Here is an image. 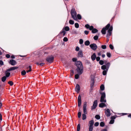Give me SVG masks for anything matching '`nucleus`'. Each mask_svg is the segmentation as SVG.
<instances>
[{"instance_id":"11","label":"nucleus","mask_w":131,"mask_h":131,"mask_svg":"<svg viewBox=\"0 0 131 131\" xmlns=\"http://www.w3.org/2000/svg\"><path fill=\"white\" fill-rule=\"evenodd\" d=\"M9 63L12 66H14L16 64V61L13 59L10 60Z\"/></svg>"},{"instance_id":"64","label":"nucleus","mask_w":131,"mask_h":131,"mask_svg":"<svg viewBox=\"0 0 131 131\" xmlns=\"http://www.w3.org/2000/svg\"><path fill=\"white\" fill-rule=\"evenodd\" d=\"M101 131H107V130L106 129H103Z\"/></svg>"},{"instance_id":"12","label":"nucleus","mask_w":131,"mask_h":131,"mask_svg":"<svg viewBox=\"0 0 131 131\" xmlns=\"http://www.w3.org/2000/svg\"><path fill=\"white\" fill-rule=\"evenodd\" d=\"M18 68V67H11L9 69L7 70L6 71H10L16 70Z\"/></svg>"},{"instance_id":"36","label":"nucleus","mask_w":131,"mask_h":131,"mask_svg":"<svg viewBox=\"0 0 131 131\" xmlns=\"http://www.w3.org/2000/svg\"><path fill=\"white\" fill-rule=\"evenodd\" d=\"M77 18L79 19L80 20L81 19V16L80 15L78 14L77 15Z\"/></svg>"},{"instance_id":"59","label":"nucleus","mask_w":131,"mask_h":131,"mask_svg":"<svg viewBox=\"0 0 131 131\" xmlns=\"http://www.w3.org/2000/svg\"><path fill=\"white\" fill-rule=\"evenodd\" d=\"M75 50L76 51H79V47L78 46L77 47L75 48Z\"/></svg>"},{"instance_id":"10","label":"nucleus","mask_w":131,"mask_h":131,"mask_svg":"<svg viewBox=\"0 0 131 131\" xmlns=\"http://www.w3.org/2000/svg\"><path fill=\"white\" fill-rule=\"evenodd\" d=\"M78 105L79 107H80L81 105V97L80 95H79L78 96Z\"/></svg>"},{"instance_id":"62","label":"nucleus","mask_w":131,"mask_h":131,"mask_svg":"<svg viewBox=\"0 0 131 131\" xmlns=\"http://www.w3.org/2000/svg\"><path fill=\"white\" fill-rule=\"evenodd\" d=\"M44 64V63H40V64H39V65L40 66H43Z\"/></svg>"},{"instance_id":"51","label":"nucleus","mask_w":131,"mask_h":131,"mask_svg":"<svg viewBox=\"0 0 131 131\" xmlns=\"http://www.w3.org/2000/svg\"><path fill=\"white\" fill-rule=\"evenodd\" d=\"M109 47H110V48L112 50H113V48H114L113 46L112 45H111V44L110 45H109Z\"/></svg>"},{"instance_id":"16","label":"nucleus","mask_w":131,"mask_h":131,"mask_svg":"<svg viewBox=\"0 0 131 131\" xmlns=\"http://www.w3.org/2000/svg\"><path fill=\"white\" fill-rule=\"evenodd\" d=\"M78 57H83V53L82 50H80L79 51L78 53Z\"/></svg>"},{"instance_id":"18","label":"nucleus","mask_w":131,"mask_h":131,"mask_svg":"<svg viewBox=\"0 0 131 131\" xmlns=\"http://www.w3.org/2000/svg\"><path fill=\"white\" fill-rule=\"evenodd\" d=\"M94 78L91 79V81L90 82V86L91 88H92L94 85Z\"/></svg>"},{"instance_id":"35","label":"nucleus","mask_w":131,"mask_h":131,"mask_svg":"<svg viewBox=\"0 0 131 131\" xmlns=\"http://www.w3.org/2000/svg\"><path fill=\"white\" fill-rule=\"evenodd\" d=\"M95 117L96 119H99L100 118V116L98 115H95Z\"/></svg>"},{"instance_id":"8","label":"nucleus","mask_w":131,"mask_h":131,"mask_svg":"<svg viewBox=\"0 0 131 131\" xmlns=\"http://www.w3.org/2000/svg\"><path fill=\"white\" fill-rule=\"evenodd\" d=\"M105 113L106 116L107 117L110 116L111 115V113L110 110L109 109H107L106 110L105 109Z\"/></svg>"},{"instance_id":"24","label":"nucleus","mask_w":131,"mask_h":131,"mask_svg":"<svg viewBox=\"0 0 131 131\" xmlns=\"http://www.w3.org/2000/svg\"><path fill=\"white\" fill-rule=\"evenodd\" d=\"M5 72V75L6 77H8L10 75V73L8 72V71H6Z\"/></svg>"},{"instance_id":"4","label":"nucleus","mask_w":131,"mask_h":131,"mask_svg":"<svg viewBox=\"0 0 131 131\" xmlns=\"http://www.w3.org/2000/svg\"><path fill=\"white\" fill-rule=\"evenodd\" d=\"M94 121L93 120H91L89 122V124L90 125L89 126V131H92L93 130V127L94 124Z\"/></svg>"},{"instance_id":"49","label":"nucleus","mask_w":131,"mask_h":131,"mask_svg":"<svg viewBox=\"0 0 131 131\" xmlns=\"http://www.w3.org/2000/svg\"><path fill=\"white\" fill-rule=\"evenodd\" d=\"M113 30V27L112 26H111L110 27L109 29L108 30V31H112Z\"/></svg>"},{"instance_id":"50","label":"nucleus","mask_w":131,"mask_h":131,"mask_svg":"<svg viewBox=\"0 0 131 131\" xmlns=\"http://www.w3.org/2000/svg\"><path fill=\"white\" fill-rule=\"evenodd\" d=\"M68 40V39L66 37H64L63 39V41H64L67 42Z\"/></svg>"},{"instance_id":"43","label":"nucleus","mask_w":131,"mask_h":131,"mask_svg":"<svg viewBox=\"0 0 131 131\" xmlns=\"http://www.w3.org/2000/svg\"><path fill=\"white\" fill-rule=\"evenodd\" d=\"M8 83L11 86H12L13 84V83L11 81H9Z\"/></svg>"},{"instance_id":"5","label":"nucleus","mask_w":131,"mask_h":131,"mask_svg":"<svg viewBox=\"0 0 131 131\" xmlns=\"http://www.w3.org/2000/svg\"><path fill=\"white\" fill-rule=\"evenodd\" d=\"M54 59V57L51 56L48 57L46 59V60L49 62L51 63L53 61Z\"/></svg>"},{"instance_id":"25","label":"nucleus","mask_w":131,"mask_h":131,"mask_svg":"<svg viewBox=\"0 0 131 131\" xmlns=\"http://www.w3.org/2000/svg\"><path fill=\"white\" fill-rule=\"evenodd\" d=\"M106 67V68H107V70L108 71V70L109 68V67L110 66V63L109 62L107 63L106 65H105Z\"/></svg>"},{"instance_id":"55","label":"nucleus","mask_w":131,"mask_h":131,"mask_svg":"<svg viewBox=\"0 0 131 131\" xmlns=\"http://www.w3.org/2000/svg\"><path fill=\"white\" fill-rule=\"evenodd\" d=\"M70 71H71V73H70L71 75L72 76L73 75V74L74 73L73 71V70H71Z\"/></svg>"},{"instance_id":"13","label":"nucleus","mask_w":131,"mask_h":131,"mask_svg":"<svg viewBox=\"0 0 131 131\" xmlns=\"http://www.w3.org/2000/svg\"><path fill=\"white\" fill-rule=\"evenodd\" d=\"M116 118V117L114 116H112L111 117V120H110L109 123L110 124H113L114 122V119Z\"/></svg>"},{"instance_id":"47","label":"nucleus","mask_w":131,"mask_h":131,"mask_svg":"<svg viewBox=\"0 0 131 131\" xmlns=\"http://www.w3.org/2000/svg\"><path fill=\"white\" fill-rule=\"evenodd\" d=\"M107 56L109 58L111 57V54L109 52H107L106 53Z\"/></svg>"},{"instance_id":"34","label":"nucleus","mask_w":131,"mask_h":131,"mask_svg":"<svg viewBox=\"0 0 131 131\" xmlns=\"http://www.w3.org/2000/svg\"><path fill=\"white\" fill-rule=\"evenodd\" d=\"M81 74H79V73H78V74H75V79H78L79 75H80Z\"/></svg>"},{"instance_id":"2","label":"nucleus","mask_w":131,"mask_h":131,"mask_svg":"<svg viewBox=\"0 0 131 131\" xmlns=\"http://www.w3.org/2000/svg\"><path fill=\"white\" fill-rule=\"evenodd\" d=\"M71 14L72 17L74 20H77V13L74 9H72L71 10Z\"/></svg>"},{"instance_id":"57","label":"nucleus","mask_w":131,"mask_h":131,"mask_svg":"<svg viewBox=\"0 0 131 131\" xmlns=\"http://www.w3.org/2000/svg\"><path fill=\"white\" fill-rule=\"evenodd\" d=\"M96 58L97 61H99L100 59V58L99 57H97Z\"/></svg>"},{"instance_id":"48","label":"nucleus","mask_w":131,"mask_h":131,"mask_svg":"<svg viewBox=\"0 0 131 131\" xmlns=\"http://www.w3.org/2000/svg\"><path fill=\"white\" fill-rule=\"evenodd\" d=\"M79 43L80 44H83V40L82 39H80V40H79Z\"/></svg>"},{"instance_id":"14","label":"nucleus","mask_w":131,"mask_h":131,"mask_svg":"<svg viewBox=\"0 0 131 131\" xmlns=\"http://www.w3.org/2000/svg\"><path fill=\"white\" fill-rule=\"evenodd\" d=\"M66 33V32L63 29L62 31L60 32L59 35L63 37L65 35Z\"/></svg>"},{"instance_id":"45","label":"nucleus","mask_w":131,"mask_h":131,"mask_svg":"<svg viewBox=\"0 0 131 131\" xmlns=\"http://www.w3.org/2000/svg\"><path fill=\"white\" fill-rule=\"evenodd\" d=\"M101 48L103 49H105L106 48V46L105 45H103L101 46Z\"/></svg>"},{"instance_id":"63","label":"nucleus","mask_w":131,"mask_h":131,"mask_svg":"<svg viewBox=\"0 0 131 131\" xmlns=\"http://www.w3.org/2000/svg\"><path fill=\"white\" fill-rule=\"evenodd\" d=\"M11 57L12 59H14L15 58V56L14 55H12L11 56Z\"/></svg>"},{"instance_id":"31","label":"nucleus","mask_w":131,"mask_h":131,"mask_svg":"<svg viewBox=\"0 0 131 131\" xmlns=\"http://www.w3.org/2000/svg\"><path fill=\"white\" fill-rule=\"evenodd\" d=\"M106 67V66L105 65H103L102 66L101 69L104 70L105 69L107 70V68Z\"/></svg>"},{"instance_id":"39","label":"nucleus","mask_w":131,"mask_h":131,"mask_svg":"<svg viewBox=\"0 0 131 131\" xmlns=\"http://www.w3.org/2000/svg\"><path fill=\"white\" fill-rule=\"evenodd\" d=\"M64 30L66 31H68L70 30V28L69 27L66 26L64 28Z\"/></svg>"},{"instance_id":"9","label":"nucleus","mask_w":131,"mask_h":131,"mask_svg":"<svg viewBox=\"0 0 131 131\" xmlns=\"http://www.w3.org/2000/svg\"><path fill=\"white\" fill-rule=\"evenodd\" d=\"M97 100H95L94 101V102L93 105L92 107V110H93L95 109L97 106Z\"/></svg>"},{"instance_id":"23","label":"nucleus","mask_w":131,"mask_h":131,"mask_svg":"<svg viewBox=\"0 0 131 131\" xmlns=\"http://www.w3.org/2000/svg\"><path fill=\"white\" fill-rule=\"evenodd\" d=\"M27 70L26 71L27 73L29 72H30L31 71V66H29L28 67H27Z\"/></svg>"},{"instance_id":"54","label":"nucleus","mask_w":131,"mask_h":131,"mask_svg":"<svg viewBox=\"0 0 131 131\" xmlns=\"http://www.w3.org/2000/svg\"><path fill=\"white\" fill-rule=\"evenodd\" d=\"M77 60V59L76 58H73L72 59V60L73 62H76Z\"/></svg>"},{"instance_id":"42","label":"nucleus","mask_w":131,"mask_h":131,"mask_svg":"<svg viewBox=\"0 0 131 131\" xmlns=\"http://www.w3.org/2000/svg\"><path fill=\"white\" fill-rule=\"evenodd\" d=\"M98 36L97 35L94 36L93 37V39L95 40H97L98 38Z\"/></svg>"},{"instance_id":"41","label":"nucleus","mask_w":131,"mask_h":131,"mask_svg":"<svg viewBox=\"0 0 131 131\" xmlns=\"http://www.w3.org/2000/svg\"><path fill=\"white\" fill-rule=\"evenodd\" d=\"M75 27L76 28H78L79 27V25L78 23H76L74 24Z\"/></svg>"},{"instance_id":"28","label":"nucleus","mask_w":131,"mask_h":131,"mask_svg":"<svg viewBox=\"0 0 131 131\" xmlns=\"http://www.w3.org/2000/svg\"><path fill=\"white\" fill-rule=\"evenodd\" d=\"M110 24H108L107 25H106L105 27H104L106 30H108V28L110 27Z\"/></svg>"},{"instance_id":"17","label":"nucleus","mask_w":131,"mask_h":131,"mask_svg":"<svg viewBox=\"0 0 131 131\" xmlns=\"http://www.w3.org/2000/svg\"><path fill=\"white\" fill-rule=\"evenodd\" d=\"M75 90L76 92L79 93L80 90V86L78 84H77L75 88Z\"/></svg>"},{"instance_id":"29","label":"nucleus","mask_w":131,"mask_h":131,"mask_svg":"<svg viewBox=\"0 0 131 131\" xmlns=\"http://www.w3.org/2000/svg\"><path fill=\"white\" fill-rule=\"evenodd\" d=\"M6 77L5 76H4L3 77H2V81L3 82H5L6 81Z\"/></svg>"},{"instance_id":"33","label":"nucleus","mask_w":131,"mask_h":131,"mask_svg":"<svg viewBox=\"0 0 131 131\" xmlns=\"http://www.w3.org/2000/svg\"><path fill=\"white\" fill-rule=\"evenodd\" d=\"M80 128V124H78L77 127V131H79Z\"/></svg>"},{"instance_id":"44","label":"nucleus","mask_w":131,"mask_h":131,"mask_svg":"<svg viewBox=\"0 0 131 131\" xmlns=\"http://www.w3.org/2000/svg\"><path fill=\"white\" fill-rule=\"evenodd\" d=\"M99 64L101 65H102L104 64V61L102 60H100L99 61Z\"/></svg>"},{"instance_id":"61","label":"nucleus","mask_w":131,"mask_h":131,"mask_svg":"<svg viewBox=\"0 0 131 131\" xmlns=\"http://www.w3.org/2000/svg\"><path fill=\"white\" fill-rule=\"evenodd\" d=\"M2 115L0 113V120H2Z\"/></svg>"},{"instance_id":"32","label":"nucleus","mask_w":131,"mask_h":131,"mask_svg":"<svg viewBox=\"0 0 131 131\" xmlns=\"http://www.w3.org/2000/svg\"><path fill=\"white\" fill-rule=\"evenodd\" d=\"M26 73V72L25 70H24L21 72V74L23 75H25Z\"/></svg>"},{"instance_id":"7","label":"nucleus","mask_w":131,"mask_h":131,"mask_svg":"<svg viewBox=\"0 0 131 131\" xmlns=\"http://www.w3.org/2000/svg\"><path fill=\"white\" fill-rule=\"evenodd\" d=\"M91 48L93 50H95L97 48V47L95 43L91 44L90 46Z\"/></svg>"},{"instance_id":"1","label":"nucleus","mask_w":131,"mask_h":131,"mask_svg":"<svg viewBox=\"0 0 131 131\" xmlns=\"http://www.w3.org/2000/svg\"><path fill=\"white\" fill-rule=\"evenodd\" d=\"M75 64L77 67L76 71L77 73L79 74H82L83 71V67L82 62L80 61H77L75 62Z\"/></svg>"},{"instance_id":"20","label":"nucleus","mask_w":131,"mask_h":131,"mask_svg":"<svg viewBox=\"0 0 131 131\" xmlns=\"http://www.w3.org/2000/svg\"><path fill=\"white\" fill-rule=\"evenodd\" d=\"M91 30H92V32L93 33H95L98 31V30L97 29L95 28H94V27Z\"/></svg>"},{"instance_id":"15","label":"nucleus","mask_w":131,"mask_h":131,"mask_svg":"<svg viewBox=\"0 0 131 131\" xmlns=\"http://www.w3.org/2000/svg\"><path fill=\"white\" fill-rule=\"evenodd\" d=\"M85 27L87 29H89L90 30H91L93 28V26H90L88 24H86L85 25Z\"/></svg>"},{"instance_id":"40","label":"nucleus","mask_w":131,"mask_h":131,"mask_svg":"<svg viewBox=\"0 0 131 131\" xmlns=\"http://www.w3.org/2000/svg\"><path fill=\"white\" fill-rule=\"evenodd\" d=\"M69 24L71 25H73L74 24V21L71 20H70L69 21Z\"/></svg>"},{"instance_id":"60","label":"nucleus","mask_w":131,"mask_h":131,"mask_svg":"<svg viewBox=\"0 0 131 131\" xmlns=\"http://www.w3.org/2000/svg\"><path fill=\"white\" fill-rule=\"evenodd\" d=\"M3 62L1 60H0V65H3Z\"/></svg>"},{"instance_id":"22","label":"nucleus","mask_w":131,"mask_h":131,"mask_svg":"<svg viewBox=\"0 0 131 131\" xmlns=\"http://www.w3.org/2000/svg\"><path fill=\"white\" fill-rule=\"evenodd\" d=\"M105 29V28L104 27L101 30V32L103 34L105 35L106 33V30Z\"/></svg>"},{"instance_id":"3","label":"nucleus","mask_w":131,"mask_h":131,"mask_svg":"<svg viewBox=\"0 0 131 131\" xmlns=\"http://www.w3.org/2000/svg\"><path fill=\"white\" fill-rule=\"evenodd\" d=\"M101 97L100 102H106V100L105 99V92H103L101 93Z\"/></svg>"},{"instance_id":"37","label":"nucleus","mask_w":131,"mask_h":131,"mask_svg":"<svg viewBox=\"0 0 131 131\" xmlns=\"http://www.w3.org/2000/svg\"><path fill=\"white\" fill-rule=\"evenodd\" d=\"M105 124L104 122H101L100 124V126L101 127H104V126Z\"/></svg>"},{"instance_id":"19","label":"nucleus","mask_w":131,"mask_h":131,"mask_svg":"<svg viewBox=\"0 0 131 131\" xmlns=\"http://www.w3.org/2000/svg\"><path fill=\"white\" fill-rule=\"evenodd\" d=\"M91 59L92 61L94 60L96 58V56L95 54L94 53H93V54L91 56Z\"/></svg>"},{"instance_id":"53","label":"nucleus","mask_w":131,"mask_h":131,"mask_svg":"<svg viewBox=\"0 0 131 131\" xmlns=\"http://www.w3.org/2000/svg\"><path fill=\"white\" fill-rule=\"evenodd\" d=\"M99 123L98 122H96L95 123L94 125L95 126H98L99 125Z\"/></svg>"},{"instance_id":"58","label":"nucleus","mask_w":131,"mask_h":131,"mask_svg":"<svg viewBox=\"0 0 131 131\" xmlns=\"http://www.w3.org/2000/svg\"><path fill=\"white\" fill-rule=\"evenodd\" d=\"M10 56L9 54H7L6 55V57L7 58H9L10 57Z\"/></svg>"},{"instance_id":"27","label":"nucleus","mask_w":131,"mask_h":131,"mask_svg":"<svg viewBox=\"0 0 131 131\" xmlns=\"http://www.w3.org/2000/svg\"><path fill=\"white\" fill-rule=\"evenodd\" d=\"M85 114L84 113L82 115V119L83 120H84L86 119V116Z\"/></svg>"},{"instance_id":"30","label":"nucleus","mask_w":131,"mask_h":131,"mask_svg":"<svg viewBox=\"0 0 131 131\" xmlns=\"http://www.w3.org/2000/svg\"><path fill=\"white\" fill-rule=\"evenodd\" d=\"M100 88L101 90L103 91L104 89V85L103 84H102L100 87Z\"/></svg>"},{"instance_id":"52","label":"nucleus","mask_w":131,"mask_h":131,"mask_svg":"<svg viewBox=\"0 0 131 131\" xmlns=\"http://www.w3.org/2000/svg\"><path fill=\"white\" fill-rule=\"evenodd\" d=\"M112 31H108V34H107V35H109V36H110L111 35Z\"/></svg>"},{"instance_id":"46","label":"nucleus","mask_w":131,"mask_h":131,"mask_svg":"<svg viewBox=\"0 0 131 131\" xmlns=\"http://www.w3.org/2000/svg\"><path fill=\"white\" fill-rule=\"evenodd\" d=\"M81 115V113L80 112H78V117L79 118H80V117Z\"/></svg>"},{"instance_id":"56","label":"nucleus","mask_w":131,"mask_h":131,"mask_svg":"<svg viewBox=\"0 0 131 131\" xmlns=\"http://www.w3.org/2000/svg\"><path fill=\"white\" fill-rule=\"evenodd\" d=\"M84 32L86 35H87L89 34V31L87 30H85L84 31Z\"/></svg>"},{"instance_id":"21","label":"nucleus","mask_w":131,"mask_h":131,"mask_svg":"<svg viewBox=\"0 0 131 131\" xmlns=\"http://www.w3.org/2000/svg\"><path fill=\"white\" fill-rule=\"evenodd\" d=\"M106 106V105L105 104L103 103H100L99 104V107H100L102 108Z\"/></svg>"},{"instance_id":"38","label":"nucleus","mask_w":131,"mask_h":131,"mask_svg":"<svg viewBox=\"0 0 131 131\" xmlns=\"http://www.w3.org/2000/svg\"><path fill=\"white\" fill-rule=\"evenodd\" d=\"M107 70H104L103 72H102V74H103V75H105L106 73H107Z\"/></svg>"},{"instance_id":"6","label":"nucleus","mask_w":131,"mask_h":131,"mask_svg":"<svg viewBox=\"0 0 131 131\" xmlns=\"http://www.w3.org/2000/svg\"><path fill=\"white\" fill-rule=\"evenodd\" d=\"M87 103L85 102L84 103L83 107V112L84 113L87 114Z\"/></svg>"},{"instance_id":"26","label":"nucleus","mask_w":131,"mask_h":131,"mask_svg":"<svg viewBox=\"0 0 131 131\" xmlns=\"http://www.w3.org/2000/svg\"><path fill=\"white\" fill-rule=\"evenodd\" d=\"M90 42L89 40H86L84 44L86 46H88L90 45Z\"/></svg>"}]
</instances>
